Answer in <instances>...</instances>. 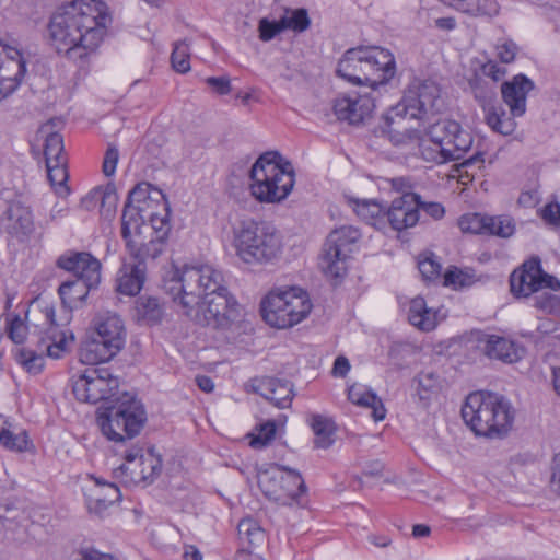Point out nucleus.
<instances>
[{
  "label": "nucleus",
  "mask_w": 560,
  "mask_h": 560,
  "mask_svg": "<svg viewBox=\"0 0 560 560\" xmlns=\"http://www.w3.org/2000/svg\"><path fill=\"white\" fill-rule=\"evenodd\" d=\"M110 21L107 5L100 0H73L61 5L48 25L51 44L59 54L81 67L102 43Z\"/></svg>",
  "instance_id": "f257e3e1"
},
{
  "label": "nucleus",
  "mask_w": 560,
  "mask_h": 560,
  "mask_svg": "<svg viewBox=\"0 0 560 560\" xmlns=\"http://www.w3.org/2000/svg\"><path fill=\"white\" fill-rule=\"evenodd\" d=\"M224 285L222 271L210 264L185 265L164 278V290L178 301L184 314H191L201 299L223 290Z\"/></svg>",
  "instance_id": "f03ea898"
},
{
  "label": "nucleus",
  "mask_w": 560,
  "mask_h": 560,
  "mask_svg": "<svg viewBox=\"0 0 560 560\" xmlns=\"http://www.w3.org/2000/svg\"><path fill=\"white\" fill-rule=\"evenodd\" d=\"M462 417L476 435L502 439L513 427L514 409L503 396L475 392L466 397Z\"/></svg>",
  "instance_id": "7ed1b4c3"
},
{
  "label": "nucleus",
  "mask_w": 560,
  "mask_h": 560,
  "mask_svg": "<svg viewBox=\"0 0 560 560\" xmlns=\"http://www.w3.org/2000/svg\"><path fill=\"white\" fill-rule=\"evenodd\" d=\"M252 196L261 203H280L295 184L292 163L276 151L259 155L249 172Z\"/></svg>",
  "instance_id": "20e7f679"
},
{
  "label": "nucleus",
  "mask_w": 560,
  "mask_h": 560,
  "mask_svg": "<svg viewBox=\"0 0 560 560\" xmlns=\"http://www.w3.org/2000/svg\"><path fill=\"white\" fill-rule=\"evenodd\" d=\"M236 256L247 265L268 264L282 252V238L268 222H243L234 232Z\"/></svg>",
  "instance_id": "39448f33"
},
{
  "label": "nucleus",
  "mask_w": 560,
  "mask_h": 560,
  "mask_svg": "<svg viewBox=\"0 0 560 560\" xmlns=\"http://www.w3.org/2000/svg\"><path fill=\"white\" fill-rule=\"evenodd\" d=\"M94 336L81 347L80 361L86 365H98L114 358L125 346L126 328L115 313L98 314L94 320Z\"/></svg>",
  "instance_id": "423d86ee"
},
{
  "label": "nucleus",
  "mask_w": 560,
  "mask_h": 560,
  "mask_svg": "<svg viewBox=\"0 0 560 560\" xmlns=\"http://www.w3.org/2000/svg\"><path fill=\"white\" fill-rule=\"evenodd\" d=\"M313 304L308 293L296 287L269 292L260 303L264 320L278 329L291 328L303 322Z\"/></svg>",
  "instance_id": "0eeeda50"
},
{
  "label": "nucleus",
  "mask_w": 560,
  "mask_h": 560,
  "mask_svg": "<svg viewBox=\"0 0 560 560\" xmlns=\"http://www.w3.org/2000/svg\"><path fill=\"white\" fill-rule=\"evenodd\" d=\"M147 420L143 405L135 396L125 393L117 400L97 411L96 422L102 433L112 441H122L124 434H139Z\"/></svg>",
  "instance_id": "6e6552de"
},
{
  "label": "nucleus",
  "mask_w": 560,
  "mask_h": 560,
  "mask_svg": "<svg viewBox=\"0 0 560 560\" xmlns=\"http://www.w3.org/2000/svg\"><path fill=\"white\" fill-rule=\"evenodd\" d=\"M444 107L439 85L430 80L413 82L405 93L401 102L392 107L385 116L387 127L397 119H417L424 126L430 124L431 117Z\"/></svg>",
  "instance_id": "1a4fd4ad"
},
{
  "label": "nucleus",
  "mask_w": 560,
  "mask_h": 560,
  "mask_svg": "<svg viewBox=\"0 0 560 560\" xmlns=\"http://www.w3.org/2000/svg\"><path fill=\"white\" fill-rule=\"evenodd\" d=\"M46 328L44 336L39 337L36 348H22L16 353L18 362L31 374H38L45 365V357L59 359L68 351L69 345L73 341V336L68 335L66 330L60 329L56 323V313L52 306L44 308Z\"/></svg>",
  "instance_id": "9d476101"
},
{
  "label": "nucleus",
  "mask_w": 560,
  "mask_h": 560,
  "mask_svg": "<svg viewBox=\"0 0 560 560\" xmlns=\"http://www.w3.org/2000/svg\"><path fill=\"white\" fill-rule=\"evenodd\" d=\"M185 315L196 323L228 329L242 320L243 310L225 284L223 290H217L215 293L201 299L192 308V313Z\"/></svg>",
  "instance_id": "9b49d317"
},
{
  "label": "nucleus",
  "mask_w": 560,
  "mask_h": 560,
  "mask_svg": "<svg viewBox=\"0 0 560 560\" xmlns=\"http://www.w3.org/2000/svg\"><path fill=\"white\" fill-rule=\"evenodd\" d=\"M360 238V230L352 225H342L329 233L319 261L327 277L337 279L346 275L347 260Z\"/></svg>",
  "instance_id": "f8f14e48"
},
{
  "label": "nucleus",
  "mask_w": 560,
  "mask_h": 560,
  "mask_svg": "<svg viewBox=\"0 0 560 560\" xmlns=\"http://www.w3.org/2000/svg\"><path fill=\"white\" fill-rule=\"evenodd\" d=\"M118 386V377L109 369L90 365L75 378L73 394L80 401L96 404L114 396Z\"/></svg>",
  "instance_id": "ddd939ff"
},
{
  "label": "nucleus",
  "mask_w": 560,
  "mask_h": 560,
  "mask_svg": "<svg viewBox=\"0 0 560 560\" xmlns=\"http://www.w3.org/2000/svg\"><path fill=\"white\" fill-rule=\"evenodd\" d=\"M510 287L513 295L528 298L541 289L560 291V280L545 272L540 258L533 256L511 273Z\"/></svg>",
  "instance_id": "4468645a"
},
{
  "label": "nucleus",
  "mask_w": 560,
  "mask_h": 560,
  "mask_svg": "<svg viewBox=\"0 0 560 560\" xmlns=\"http://www.w3.org/2000/svg\"><path fill=\"white\" fill-rule=\"evenodd\" d=\"M4 231L11 240L27 243L36 231L32 208L19 200L11 201L4 211Z\"/></svg>",
  "instance_id": "2eb2a0df"
},
{
  "label": "nucleus",
  "mask_w": 560,
  "mask_h": 560,
  "mask_svg": "<svg viewBox=\"0 0 560 560\" xmlns=\"http://www.w3.org/2000/svg\"><path fill=\"white\" fill-rule=\"evenodd\" d=\"M432 125L435 139L442 140L446 149L451 150L454 160L462 159L472 145V136L459 122L451 119L439 120Z\"/></svg>",
  "instance_id": "dca6fc26"
},
{
  "label": "nucleus",
  "mask_w": 560,
  "mask_h": 560,
  "mask_svg": "<svg viewBox=\"0 0 560 560\" xmlns=\"http://www.w3.org/2000/svg\"><path fill=\"white\" fill-rule=\"evenodd\" d=\"M57 266L72 272L77 280L98 285L101 282V262L86 252H68L57 259Z\"/></svg>",
  "instance_id": "f3484780"
},
{
  "label": "nucleus",
  "mask_w": 560,
  "mask_h": 560,
  "mask_svg": "<svg viewBox=\"0 0 560 560\" xmlns=\"http://www.w3.org/2000/svg\"><path fill=\"white\" fill-rule=\"evenodd\" d=\"M420 195L416 192H404L395 198L386 210L385 220L388 221L395 231H404L415 226L419 220Z\"/></svg>",
  "instance_id": "a211bd4d"
},
{
  "label": "nucleus",
  "mask_w": 560,
  "mask_h": 560,
  "mask_svg": "<svg viewBox=\"0 0 560 560\" xmlns=\"http://www.w3.org/2000/svg\"><path fill=\"white\" fill-rule=\"evenodd\" d=\"M255 394L262 396L279 409L289 408L294 397L291 382L270 376L252 378L247 385Z\"/></svg>",
  "instance_id": "6ab92c4d"
},
{
  "label": "nucleus",
  "mask_w": 560,
  "mask_h": 560,
  "mask_svg": "<svg viewBox=\"0 0 560 560\" xmlns=\"http://www.w3.org/2000/svg\"><path fill=\"white\" fill-rule=\"evenodd\" d=\"M374 107V100L370 95L353 93L336 97L332 108L338 120L357 125L370 116Z\"/></svg>",
  "instance_id": "aec40b11"
},
{
  "label": "nucleus",
  "mask_w": 560,
  "mask_h": 560,
  "mask_svg": "<svg viewBox=\"0 0 560 560\" xmlns=\"http://www.w3.org/2000/svg\"><path fill=\"white\" fill-rule=\"evenodd\" d=\"M534 89L533 80L523 73H518L501 84L502 100L513 116L525 115L527 96Z\"/></svg>",
  "instance_id": "412c9836"
},
{
  "label": "nucleus",
  "mask_w": 560,
  "mask_h": 560,
  "mask_svg": "<svg viewBox=\"0 0 560 560\" xmlns=\"http://www.w3.org/2000/svg\"><path fill=\"white\" fill-rule=\"evenodd\" d=\"M0 446L9 452L24 453L32 446V441L26 430L0 415Z\"/></svg>",
  "instance_id": "4be33fe9"
},
{
  "label": "nucleus",
  "mask_w": 560,
  "mask_h": 560,
  "mask_svg": "<svg viewBox=\"0 0 560 560\" xmlns=\"http://www.w3.org/2000/svg\"><path fill=\"white\" fill-rule=\"evenodd\" d=\"M145 280V265L124 262L117 272L116 291L122 295H137Z\"/></svg>",
  "instance_id": "5701e85b"
},
{
  "label": "nucleus",
  "mask_w": 560,
  "mask_h": 560,
  "mask_svg": "<svg viewBox=\"0 0 560 560\" xmlns=\"http://www.w3.org/2000/svg\"><path fill=\"white\" fill-rule=\"evenodd\" d=\"M408 320L419 330L431 331L438 326L439 311L428 307L422 296H416L408 305Z\"/></svg>",
  "instance_id": "b1692460"
},
{
  "label": "nucleus",
  "mask_w": 560,
  "mask_h": 560,
  "mask_svg": "<svg viewBox=\"0 0 560 560\" xmlns=\"http://www.w3.org/2000/svg\"><path fill=\"white\" fill-rule=\"evenodd\" d=\"M348 398L354 405L371 408L375 421H381L386 416L381 398L364 385L354 384L350 386L348 389Z\"/></svg>",
  "instance_id": "393cba45"
},
{
  "label": "nucleus",
  "mask_w": 560,
  "mask_h": 560,
  "mask_svg": "<svg viewBox=\"0 0 560 560\" xmlns=\"http://www.w3.org/2000/svg\"><path fill=\"white\" fill-rule=\"evenodd\" d=\"M370 58L372 71L380 79V85L387 84L396 73V61L394 55L385 48L371 46Z\"/></svg>",
  "instance_id": "a878e982"
},
{
  "label": "nucleus",
  "mask_w": 560,
  "mask_h": 560,
  "mask_svg": "<svg viewBox=\"0 0 560 560\" xmlns=\"http://www.w3.org/2000/svg\"><path fill=\"white\" fill-rule=\"evenodd\" d=\"M307 423L314 433V447L327 450L335 443L336 424L332 419L312 413Z\"/></svg>",
  "instance_id": "bb28decb"
},
{
  "label": "nucleus",
  "mask_w": 560,
  "mask_h": 560,
  "mask_svg": "<svg viewBox=\"0 0 560 560\" xmlns=\"http://www.w3.org/2000/svg\"><path fill=\"white\" fill-rule=\"evenodd\" d=\"M284 465L270 464L258 472V485L264 494L273 501H282V475Z\"/></svg>",
  "instance_id": "cd10ccee"
},
{
  "label": "nucleus",
  "mask_w": 560,
  "mask_h": 560,
  "mask_svg": "<svg viewBox=\"0 0 560 560\" xmlns=\"http://www.w3.org/2000/svg\"><path fill=\"white\" fill-rule=\"evenodd\" d=\"M421 158L430 163L444 164L454 161L451 150L446 149L442 140L435 139L432 133V125L427 130V138L420 142Z\"/></svg>",
  "instance_id": "c85d7f7f"
},
{
  "label": "nucleus",
  "mask_w": 560,
  "mask_h": 560,
  "mask_svg": "<svg viewBox=\"0 0 560 560\" xmlns=\"http://www.w3.org/2000/svg\"><path fill=\"white\" fill-rule=\"evenodd\" d=\"M520 116H513L499 104L490 105L485 113V119L487 125L495 132L509 136L512 135L516 128L515 118Z\"/></svg>",
  "instance_id": "c756f323"
},
{
  "label": "nucleus",
  "mask_w": 560,
  "mask_h": 560,
  "mask_svg": "<svg viewBox=\"0 0 560 560\" xmlns=\"http://www.w3.org/2000/svg\"><path fill=\"white\" fill-rule=\"evenodd\" d=\"M483 351L488 358L501 360L503 362L512 363L518 359V353L514 343L504 337L495 335L487 336Z\"/></svg>",
  "instance_id": "7c9ffc66"
},
{
  "label": "nucleus",
  "mask_w": 560,
  "mask_h": 560,
  "mask_svg": "<svg viewBox=\"0 0 560 560\" xmlns=\"http://www.w3.org/2000/svg\"><path fill=\"white\" fill-rule=\"evenodd\" d=\"M416 395L428 406L430 401L436 398L442 389V381L433 372H421L412 381Z\"/></svg>",
  "instance_id": "2f4dec72"
},
{
  "label": "nucleus",
  "mask_w": 560,
  "mask_h": 560,
  "mask_svg": "<svg viewBox=\"0 0 560 560\" xmlns=\"http://www.w3.org/2000/svg\"><path fill=\"white\" fill-rule=\"evenodd\" d=\"M97 285H89V282L75 279L73 281L63 282L59 287L58 293L62 304L68 308H73L82 304L90 290L95 289Z\"/></svg>",
  "instance_id": "473e14b6"
},
{
  "label": "nucleus",
  "mask_w": 560,
  "mask_h": 560,
  "mask_svg": "<svg viewBox=\"0 0 560 560\" xmlns=\"http://www.w3.org/2000/svg\"><path fill=\"white\" fill-rule=\"evenodd\" d=\"M165 243V241L154 236H152L148 243H138L133 238L126 243V248L130 257L137 261L136 264L145 265L147 259H155L162 254Z\"/></svg>",
  "instance_id": "72a5a7b5"
},
{
  "label": "nucleus",
  "mask_w": 560,
  "mask_h": 560,
  "mask_svg": "<svg viewBox=\"0 0 560 560\" xmlns=\"http://www.w3.org/2000/svg\"><path fill=\"white\" fill-rule=\"evenodd\" d=\"M360 55V47L348 49L339 60L336 69L338 77L354 85H360L361 80L359 71V65L361 62Z\"/></svg>",
  "instance_id": "f704fd0d"
},
{
  "label": "nucleus",
  "mask_w": 560,
  "mask_h": 560,
  "mask_svg": "<svg viewBox=\"0 0 560 560\" xmlns=\"http://www.w3.org/2000/svg\"><path fill=\"white\" fill-rule=\"evenodd\" d=\"M26 73V63L10 61L0 73V101L12 94Z\"/></svg>",
  "instance_id": "c9c22d12"
},
{
  "label": "nucleus",
  "mask_w": 560,
  "mask_h": 560,
  "mask_svg": "<svg viewBox=\"0 0 560 560\" xmlns=\"http://www.w3.org/2000/svg\"><path fill=\"white\" fill-rule=\"evenodd\" d=\"M141 211H143V209L125 202L121 214V237L125 243H128L133 240V236L140 234V229L147 220Z\"/></svg>",
  "instance_id": "e433bc0d"
},
{
  "label": "nucleus",
  "mask_w": 560,
  "mask_h": 560,
  "mask_svg": "<svg viewBox=\"0 0 560 560\" xmlns=\"http://www.w3.org/2000/svg\"><path fill=\"white\" fill-rule=\"evenodd\" d=\"M353 210L364 222L381 229L385 223V208L374 200H351Z\"/></svg>",
  "instance_id": "4c0bfd02"
},
{
  "label": "nucleus",
  "mask_w": 560,
  "mask_h": 560,
  "mask_svg": "<svg viewBox=\"0 0 560 560\" xmlns=\"http://www.w3.org/2000/svg\"><path fill=\"white\" fill-rule=\"evenodd\" d=\"M282 477V501H277L278 503L287 504L305 493L306 485L298 470L284 466Z\"/></svg>",
  "instance_id": "58836bf2"
},
{
  "label": "nucleus",
  "mask_w": 560,
  "mask_h": 560,
  "mask_svg": "<svg viewBox=\"0 0 560 560\" xmlns=\"http://www.w3.org/2000/svg\"><path fill=\"white\" fill-rule=\"evenodd\" d=\"M143 466L141 469L131 468V480L135 482H152L161 472L162 459L153 450H147L142 457Z\"/></svg>",
  "instance_id": "ea45409f"
},
{
  "label": "nucleus",
  "mask_w": 560,
  "mask_h": 560,
  "mask_svg": "<svg viewBox=\"0 0 560 560\" xmlns=\"http://www.w3.org/2000/svg\"><path fill=\"white\" fill-rule=\"evenodd\" d=\"M136 311L138 318L147 325H156L161 323L164 316V305L152 296L140 298L137 301Z\"/></svg>",
  "instance_id": "a19ab883"
},
{
  "label": "nucleus",
  "mask_w": 560,
  "mask_h": 560,
  "mask_svg": "<svg viewBox=\"0 0 560 560\" xmlns=\"http://www.w3.org/2000/svg\"><path fill=\"white\" fill-rule=\"evenodd\" d=\"M40 133L45 135L44 156L46 164L67 161L62 136L58 132H46L45 127L40 129Z\"/></svg>",
  "instance_id": "79ce46f5"
},
{
  "label": "nucleus",
  "mask_w": 560,
  "mask_h": 560,
  "mask_svg": "<svg viewBox=\"0 0 560 560\" xmlns=\"http://www.w3.org/2000/svg\"><path fill=\"white\" fill-rule=\"evenodd\" d=\"M147 201L161 202L162 190L154 188L149 183H140L129 191L126 200L127 203L135 206H143Z\"/></svg>",
  "instance_id": "37998d69"
},
{
  "label": "nucleus",
  "mask_w": 560,
  "mask_h": 560,
  "mask_svg": "<svg viewBox=\"0 0 560 560\" xmlns=\"http://www.w3.org/2000/svg\"><path fill=\"white\" fill-rule=\"evenodd\" d=\"M240 539L249 547L257 546L265 538L264 530L253 518H243L237 526Z\"/></svg>",
  "instance_id": "c03bdc74"
},
{
  "label": "nucleus",
  "mask_w": 560,
  "mask_h": 560,
  "mask_svg": "<svg viewBox=\"0 0 560 560\" xmlns=\"http://www.w3.org/2000/svg\"><path fill=\"white\" fill-rule=\"evenodd\" d=\"M282 27L295 33L306 31L311 25L308 13L305 9L288 10L281 18Z\"/></svg>",
  "instance_id": "a18cd8bd"
},
{
  "label": "nucleus",
  "mask_w": 560,
  "mask_h": 560,
  "mask_svg": "<svg viewBox=\"0 0 560 560\" xmlns=\"http://www.w3.org/2000/svg\"><path fill=\"white\" fill-rule=\"evenodd\" d=\"M93 485L86 487L84 493H94L98 499H102L103 502L116 503L120 500L121 493L115 483L100 481L96 478H93Z\"/></svg>",
  "instance_id": "49530a36"
},
{
  "label": "nucleus",
  "mask_w": 560,
  "mask_h": 560,
  "mask_svg": "<svg viewBox=\"0 0 560 560\" xmlns=\"http://www.w3.org/2000/svg\"><path fill=\"white\" fill-rule=\"evenodd\" d=\"M47 177L50 185L55 188L57 194L67 191L66 183L68 180L67 161H57L51 164H46Z\"/></svg>",
  "instance_id": "de8ad7c7"
},
{
  "label": "nucleus",
  "mask_w": 560,
  "mask_h": 560,
  "mask_svg": "<svg viewBox=\"0 0 560 560\" xmlns=\"http://www.w3.org/2000/svg\"><path fill=\"white\" fill-rule=\"evenodd\" d=\"M475 282V275L471 270H463L452 267L443 276V284L454 289L470 287Z\"/></svg>",
  "instance_id": "09e8293b"
},
{
  "label": "nucleus",
  "mask_w": 560,
  "mask_h": 560,
  "mask_svg": "<svg viewBox=\"0 0 560 560\" xmlns=\"http://www.w3.org/2000/svg\"><path fill=\"white\" fill-rule=\"evenodd\" d=\"M361 62L359 65L360 71V85L370 86L372 90H376L380 85V79L375 77V72L372 71V60L370 58V48L369 47H360Z\"/></svg>",
  "instance_id": "8fccbe9b"
},
{
  "label": "nucleus",
  "mask_w": 560,
  "mask_h": 560,
  "mask_svg": "<svg viewBox=\"0 0 560 560\" xmlns=\"http://www.w3.org/2000/svg\"><path fill=\"white\" fill-rule=\"evenodd\" d=\"M489 218L479 213H467L459 218L458 226L464 233L487 234Z\"/></svg>",
  "instance_id": "3c124183"
},
{
  "label": "nucleus",
  "mask_w": 560,
  "mask_h": 560,
  "mask_svg": "<svg viewBox=\"0 0 560 560\" xmlns=\"http://www.w3.org/2000/svg\"><path fill=\"white\" fill-rule=\"evenodd\" d=\"M118 194L113 184H108L105 188H102V196L100 198V213L106 220L114 219L118 205Z\"/></svg>",
  "instance_id": "603ef678"
},
{
  "label": "nucleus",
  "mask_w": 560,
  "mask_h": 560,
  "mask_svg": "<svg viewBox=\"0 0 560 560\" xmlns=\"http://www.w3.org/2000/svg\"><path fill=\"white\" fill-rule=\"evenodd\" d=\"M488 221L487 234L508 238L515 233V222L509 215L490 217Z\"/></svg>",
  "instance_id": "864d4df0"
},
{
  "label": "nucleus",
  "mask_w": 560,
  "mask_h": 560,
  "mask_svg": "<svg viewBox=\"0 0 560 560\" xmlns=\"http://www.w3.org/2000/svg\"><path fill=\"white\" fill-rule=\"evenodd\" d=\"M189 46L186 42L176 43L171 55L172 67L179 73L190 70Z\"/></svg>",
  "instance_id": "5fc2aeb1"
},
{
  "label": "nucleus",
  "mask_w": 560,
  "mask_h": 560,
  "mask_svg": "<svg viewBox=\"0 0 560 560\" xmlns=\"http://www.w3.org/2000/svg\"><path fill=\"white\" fill-rule=\"evenodd\" d=\"M147 220L151 223L153 236L166 242L171 231L170 208L164 212L151 214Z\"/></svg>",
  "instance_id": "6e6d98bb"
},
{
  "label": "nucleus",
  "mask_w": 560,
  "mask_h": 560,
  "mask_svg": "<svg viewBox=\"0 0 560 560\" xmlns=\"http://www.w3.org/2000/svg\"><path fill=\"white\" fill-rule=\"evenodd\" d=\"M7 332L14 343H23L27 335V325L19 315H8Z\"/></svg>",
  "instance_id": "4d7b16f0"
},
{
  "label": "nucleus",
  "mask_w": 560,
  "mask_h": 560,
  "mask_svg": "<svg viewBox=\"0 0 560 560\" xmlns=\"http://www.w3.org/2000/svg\"><path fill=\"white\" fill-rule=\"evenodd\" d=\"M277 425L272 420L261 423L258 433L252 439L250 446L254 448L266 447L276 436Z\"/></svg>",
  "instance_id": "13d9d810"
},
{
  "label": "nucleus",
  "mask_w": 560,
  "mask_h": 560,
  "mask_svg": "<svg viewBox=\"0 0 560 560\" xmlns=\"http://www.w3.org/2000/svg\"><path fill=\"white\" fill-rule=\"evenodd\" d=\"M418 268L421 276L427 281H433L441 277L442 266L433 254L420 259Z\"/></svg>",
  "instance_id": "bf43d9fd"
},
{
  "label": "nucleus",
  "mask_w": 560,
  "mask_h": 560,
  "mask_svg": "<svg viewBox=\"0 0 560 560\" xmlns=\"http://www.w3.org/2000/svg\"><path fill=\"white\" fill-rule=\"evenodd\" d=\"M145 456V451L140 446H132L127 450L124 455L125 463L120 466V469L131 478V468L141 469L143 466L142 457Z\"/></svg>",
  "instance_id": "052dcab7"
},
{
  "label": "nucleus",
  "mask_w": 560,
  "mask_h": 560,
  "mask_svg": "<svg viewBox=\"0 0 560 560\" xmlns=\"http://www.w3.org/2000/svg\"><path fill=\"white\" fill-rule=\"evenodd\" d=\"M470 88L472 90L475 98L480 103L486 113L487 108L491 105L490 101L494 96V91L483 85L481 80L479 79L471 80Z\"/></svg>",
  "instance_id": "680f3d73"
},
{
  "label": "nucleus",
  "mask_w": 560,
  "mask_h": 560,
  "mask_svg": "<svg viewBox=\"0 0 560 560\" xmlns=\"http://www.w3.org/2000/svg\"><path fill=\"white\" fill-rule=\"evenodd\" d=\"M259 38L262 42H269L276 37L279 33L284 31L282 27L281 19L279 21H269L268 19H261L258 25Z\"/></svg>",
  "instance_id": "e2e57ef3"
},
{
  "label": "nucleus",
  "mask_w": 560,
  "mask_h": 560,
  "mask_svg": "<svg viewBox=\"0 0 560 560\" xmlns=\"http://www.w3.org/2000/svg\"><path fill=\"white\" fill-rule=\"evenodd\" d=\"M10 61L26 63L23 52L20 49L0 43V73L2 72V69L10 63Z\"/></svg>",
  "instance_id": "0e129e2a"
},
{
  "label": "nucleus",
  "mask_w": 560,
  "mask_h": 560,
  "mask_svg": "<svg viewBox=\"0 0 560 560\" xmlns=\"http://www.w3.org/2000/svg\"><path fill=\"white\" fill-rule=\"evenodd\" d=\"M84 497L88 511L97 517H104L109 506L114 504L113 502H103L94 493H84Z\"/></svg>",
  "instance_id": "69168bd1"
},
{
  "label": "nucleus",
  "mask_w": 560,
  "mask_h": 560,
  "mask_svg": "<svg viewBox=\"0 0 560 560\" xmlns=\"http://www.w3.org/2000/svg\"><path fill=\"white\" fill-rule=\"evenodd\" d=\"M517 50V45L512 40H504L495 46L497 57L503 63L513 62Z\"/></svg>",
  "instance_id": "338daca9"
},
{
  "label": "nucleus",
  "mask_w": 560,
  "mask_h": 560,
  "mask_svg": "<svg viewBox=\"0 0 560 560\" xmlns=\"http://www.w3.org/2000/svg\"><path fill=\"white\" fill-rule=\"evenodd\" d=\"M550 472V488L560 495V452L551 459Z\"/></svg>",
  "instance_id": "774afa93"
}]
</instances>
